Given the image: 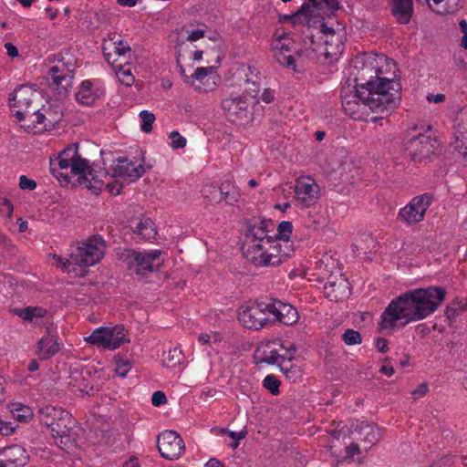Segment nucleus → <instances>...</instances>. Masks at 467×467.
<instances>
[{
	"instance_id": "4d7b16f0",
	"label": "nucleus",
	"mask_w": 467,
	"mask_h": 467,
	"mask_svg": "<svg viewBox=\"0 0 467 467\" xmlns=\"http://www.w3.org/2000/svg\"><path fill=\"white\" fill-rule=\"evenodd\" d=\"M32 112L34 113V121H30L32 124H43L45 122L46 116L39 111L37 107H35ZM34 127H36V125H34Z\"/></svg>"
},
{
	"instance_id": "2f4dec72",
	"label": "nucleus",
	"mask_w": 467,
	"mask_h": 467,
	"mask_svg": "<svg viewBox=\"0 0 467 467\" xmlns=\"http://www.w3.org/2000/svg\"><path fill=\"white\" fill-rule=\"evenodd\" d=\"M16 314L26 321H33L35 318H40L46 316L47 311L39 306H27L23 309H16Z\"/></svg>"
},
{
	"instance_id": "4468645a",
	"label": "nucleus",
	"mask_w": 467,
	"mask_h": 467,
	"mask_svg": "<svg viewBox=\"0 0 467 467\" xmlns=\"http://www.w3.org/2000/svg\"><path fill=\"white\" fill-rule=\"evenodd\" d=\"M433 197L430 193H423L413 197L410 202L402 207L398 213V221L406 225H413L423 221L428 208L432 203Z\"/></svg>"
},
{
	"instance_id": "864d4df0",
	"label": "nucleus",
	"mask_w": 467,
	"mask_h": 467,
	"mask_svg": "<svg viewBox=\"0 0 467 467\" xmlns=\"http://www.w3.org/2000/svg\"><path fill=\"white\" fill-rule=\"evenodd\" d=\"M444 1L445 0H432L437 8H432L431 5H430V7L438 15H447L450 13L449 8L446 6V5H441V4H442Z\"/></svg>"
},
{
	"instance_id": "69168bd1",
	"label": "nucleus",
	"mask_w": 467,
	"mask_h": 467,
	"mask_svg": "<svg viewBox=\"0 0 467 467\" xmlns=\"http://www.w3.org/2000/svg\"><path fill=\"white\" fill-rule=\"evenodd\" d=\"M5 48L9 57H16L18 56V50L16 47H15L12 43H5Z\"/></svg>"
},
{
	"instance_id": "774afa93",
	"label": "nucleus",
	"mask_w": 467,
	"mask_h": 467,
	"mask_svg": "<svg viewBox=\"0 0 467 467\" xmlns=\"http://www.w3.org/2000/svg\"><path fill=\"white\" fill-rule=\"evenodd\" d=\"M204 467H224L223 463L215 459V458H211L206 463H205V466Z\"/></svg>"
},
{
	"instance_id": "6e6d98bb",
	"label": "nucleus",
	"mask_w": 467,
	"mask_h": 467,
	"mask_svg": "<svg viewBox=\"0 0 467 467\" xmlns=\"http://www.w3.org/2000/svg\"><path fill=\"white\" fill-rule=\"evenodd\" d=\"M15 427H13L10 422L4 421L0 419V433L2 435H10L15 431Z\"/></svg>"
},
{
	"instance_id": "6ab92c4d",
	"label": "nucleus",
	"mask_w": 467,
	"mask_h": 467,
	"mask_svg": "<svg viewBox=\"0 0 467 467\" xmlns=\"http://www.w3.org/2000/svg\"><path fill=\"white\" fill-rule=\"evenodd\" d=\"M251 100L243 95L225 98L222 101V109L234 122L244 121L251 114Z\"/></svg>"
},
{
	"instance_id": "72a5a7b5",
	"label": "nucleus",
	"mask_w": 467,
	"mask_h": 467,
	"mask_svg": "<svg viewBox=\"0 0 467 467\" xmlns=\"http://www.w3.org/2000/svg\"><path fill=\"white\" fill-rule=\"evenodd\" d=\"M11 412L18 421H26L32 416L31 409L21 403H15L11 407Z\"/></svg>"
},
{
	"instance_id": "cd10ccee",
	"label": "nucleus",
	"mask_w": 467,
	"mask_h": 467,
	"mask_svg": "<svg viewBox=\"0 0 467 467\" xmlns=\"http://www.w3.org/2000/svg\"><path fill=\"white\" fill-rule=\"evenodd\" d=\"M220 202H225L228 205H235L241 200V193L239 190L233 185L230 182H223L221 184L220 190Z\"/></svg>"
},
{
	"instance_id": "7c9ffc66",
	"label": "nucleus",
	"mask_w": 467,
	"mask_h": 467,
	"mask_svg": "<svg viewBox=\"0 0 467 467\" xmlns=\"http://www.w3.org/2000/svg\"><path fill=\"white\" fill-rule=\"evenodd\" d=\"M183 358L182 350L178 348H170L167 352L162 354V364L169 368H173L181 364Z\"/></svg>"
},
{
	"instance_id": "e2e57ef3",
	"label": "nucleus",
	"mask_w": 467,
	"mask_h": 467,
	"mask_svg": "<svg viewBox=\"0 0 467 467\" xmlns=\"http://www.w3.org/2000/svg\"><path fill=\"white\" fill-rule=\"evenodd\" d=\"M212 337L213 338L214 341H217L218 340V336L217 335H210V334H206V333H202V334H200L199 337H198V340L202 343V344H208L211 342V339Z\"/></svg>"
},
{
	"instance_id": "5fc2aeb1",
	"label": "nucleus",
	"mask_w": 467,
	"mask_h": 467,
	"mask_svg": "<svg viewBox=\"0 0 467 467\" xmlns=\"http://www.w3.org/2000/svg\"><path fill=\"white\" fill-rule=\"evenodd\" d=\"M428 385L426 383H421L411 391V395L414 399L418 400L423 397L428 392Z\"/></svg>"
},
{
	"instance_id": "13d9d810",
	"label": "nucleus",
	"mask_w": 467,
	"mask_h": 467,
	"mask_svg": "<svg viewBox=\"0 0 467 467\" xmlns=\"http://www.w3.org/2000/svg\"><path fill=\"white\" fill-rule=\"evenodd\" d=\"M204 36V30L196 29L189 33L187 40L191 42L197 41Z\"/></svg>"
},
{
	"instance_id": "f3484780",
	"label": "nucleus",
	"mask_w": 467,
	"mask_h": 467,
	"mask_svg": "<svg viewBox=\"0 0 467 467\" xmlns=\"http://www.w3.org/2000/svg\"><path fill=\"white\" fill-rule=\"evenodd\" d=\"M95 165L99 167L105 172L99 165ZM144 171V168L141 164L136 165L126 158H120L111 165L110 173L106 171L107 176L103 178V185L105 184V180L108 177L119 180L121 179L127 182H132L138 180Z\"/></svg>"
},
{
	"instance_id": "bb28decb",
	"label": "nucleus",
	"mask_w": 467,
	"mask_h": 467,
	"mask_svg": "<svg viewBox=\"0 0 467 467\" xmlns=\"http://www.w3.org/2000/svg\"><path fill=\"white\" fill-rule=\"evenodd\" d=\"M38 349L43 359L49 358L57 353L60 348L56 336L43 337L38 342Z\"/></svg>"
},
{
	"instance_id": "c85d7f7f",
	"label": "nucleus",
	"mask_w": 467,
	"mask_h": 467,
	"mask_svg": "<svg viewBox=\"0 0 467 467\" xmlns=\"http://www.w3.org/2000/svg\"><path fill=\"white\" fill-rule=\"evenodd\" d=\"M98 99V94L92 89V83L89 80H84L78 91L76 93V99L82 105L90 106Z\"/></svg>"
},
{
	"instance_id": "338daca9",
	"label": "nucleus",
	"mask_w": 467,
	"mask_h": 467,
	"mask_svg": "<svg viewBox=\"0 0 467 467\" xmlns=\"http://www.w3.org/2000/svg\"><path fill=\"white\" fill-rule=\"evenodd\" d=\"M427 99L430 102L440 103L445 99V96L443 94H431L427 97Z\"/></svg>"
},
{
	"instance_id": "f257e3e1",
	"label": "nucleus",
	"mask_w": 467,
	"mask_h": 467,
	"mask_svg": "<svg viewBox=\"0 0 467 467\" xmlns=\"http://www.w3.org/2000/svg\"><path fill=\"white\" fill-rule=\"evenodd\" d=\"M446 291L440 286L416 288L391 300L380 316V331L394 332L410 323L425 319L445 300Z\"/></svg>"
},
{
	"instance_id": "2eb2a0df",
	"label": "nucleus",
	"mask_w": 467,
	"mask_h": 467,
	"mask_svg": "<svg viewBox=\"0 0 467 467\" xmlns=\"http://www.w3.org/2000/svg\"><path fill=\"white\" fill-rule=\"evenodd\" d=\"M268 315V302L260 301L240 306L238 320L247 328L260 329L269 321Z\"/></svg>"
},
{
	"instance_id": "ea45409f",
	"label": "nucleus",
	"mask_w": 467,
	"mask_h": 467,
	"mask_svg": "<svg viewBox=\"0 0 467 467\" xmlns=\"http://www.w3.org/2000/svg\"><path fill=\"white\" fill-rule=\"evenodd\" d=\"M455 149L467 162V131L462 132L461 135L457 138L455 142Z\"/></svg>"
},
{
	"instance_id": "a211bd4d",
	"label": "nucleus",
	"mask_w": 467,
	"mask_h": 467,
	"mask_svg": "<svg viewBox=\"0 0 467 467\" xmlns=\"http://www.w3.org/2000/svg\"><path fill=\"white\" fill-rule=\"evenodd\" d=\"M158 450L164 459L176 460L184 451V442L182 437L173 431L161 432L157 439Z\"/></svg>"
},
{
	"instance_id": "680f3d73",
	"label": "nucleus",
	"mask_w": 467,
	"mask_h": 467,
	"mask_svg": "<svg viewBox=\"0 0 467 467\" xmlns=\"http://www.w3.org/2000/svg\"><path fill=\"white\" fill-rule=\"evenodd\" d=\"M376 348L379 352L385 353L389 349V342L383 337H379L376 340Z\"/></svg>"
},
{
	"instance_id": "5701e85b",
	"label": "nucleus",
	"mask_w": 467,
	"mask_h": 467,
	"mask_svg": "<svg viewBox=\"0 0 467 467\" xmlns=\"http://www.w3.org/2000/svg\"><path fill=\"white\" fill-rule=\"evenodd\" d=\"M268 312L269 315L274 316L275 320L285 326L296 324L299 318L296 308L279 300H271L268 302Z\"/></svg>"
},
{
	"instance_id": "dca6fc26",
	"label": "nucleus",
	"mask_w": 467,
	"mask_h": 467,
	"mask_svg": "<svg viewBox=\"0 0 467 467\" xmlns=\"http://www.w3.org/2000/svg\"><path fill=\"white\" fill-rule=\"evenodd\" d=\"M35 98V92L26 87H21L15 91L10 108L18 121H34L32 109L36 107L33 106Z\"/></svg>"
},
{
	"instance_id": "a878e982",
	"label": "nucleus",
	"mask_w": 467,
	"mask_h": 467,
	"mask_svg": "<svg viewBox=\"0 0 467 467\" xmlns=\"http://www.w3.org/2000/svg\"><path fill=\"white\" fill-rule=\"evenodd\" d=\"M391 12L400 24H408L413 15L412 0H393Z\"/></svg>"
},
{
	"instance_id": "4be33fe9",
	"label": "nucleus",
	"mask_w": 467,
	"mask_h": 467,
	"mask_svg": "<svg viewBox=\"0 0 467 467\" xmlns=\"http://www.w3.org/2000/svg\"><path fill=\"white\" fill-rule=\"evenodd\" d=\"M213 67H197L193 74L186 77L185 83L192 86L200 92L213 90L216 85L215 77L213 76Z\"/></svg>"
},
{
	"instance_id": "9d476101",
	"label": "nucleus",
	"mask_w": 467,
	"mask_h": 467,
	"mask_svg": "<svg viewBox=\"0 0 467 467\" xmlns=\"http://www.w3.org/2000/svg\"><path fill=\"white\" fill-rule=\"evenodd\" d=\"M162 254L164 252L158 249L148 251L129 249L122 253L121 259L136 275H147L162 266L164 262Z\"/></svg>"
},
{
	"instance_id": "bf43d9fd",
	"label": "nucleus",
	"mask_w": 467,
	"mask_h": 467,
	"mask_svg": "<svg viewBox=\"0 0 467 467\" xmlns=\"http://www.w3.org/2000/svg\"><path fill=\"white\" fill-rule=\"evenodd\" d=\"M275 99V91L270 88H265L262 95L261 99L265 103H271Z\"/></svg>"
},
{
	"instance_id": "aec40b11",
	"label": "nucleus",
	"mask_w": 467,
	"mask_h": 467,
	"mask_svg": "<svg viewBox=\"0 0 467 467\" xmlns=\"http://www.w3.org/2000/svg\"><path fill=\"white\" fill-rule=\"evenodd\" d=\"M295 196L304 207L312 206L317 202L320 197V187L313 178L301 176L296 182Z\"/></svg>"
},
{
	"instance_id": "7ed1b4c3",
	"label": "nucleus",
	"mask_w": 467,
	"mask_h": 467,
	"mask_svg": "<svg viewBox=\"0 0 467 467\" xmlns=\"http://www.w3.org/2000/svg\"><path fill=\"white\" fill-rule=\"evenodd\" d=\"M393 67L394 63H390L382 54H362L352 60L350 75L354 77L356 87L360 89L400 95V85L394 79V72H388Z\"/></svg>"
},
{
	"instance_id": "c9c22d12",
	"label": "nucleus",
	"mask_w": 467,
	"mask_h": 467,
	"mask_svg": "<svg viewBox=\"0 0 467 467\" xmlns=\"http://www.w3.org/2000/svg\"><path fill=\"white\" fill-rule=\"evenodd\" d=\"M109 40L114 45V51L117 56H119V57L124 56L127 52L130 51V45L126 41H124L122 39H119L117 37L116 33H113L111 35V36L109 37Z\"/></svg>"
},
{
	"instance_id": "b1692460",
	"label": "nucleus",
	"mask_w": 467,
	"mask_h": 467,
	"mask_svg": "<svg viewBox=\"0 0 467 467\" xmlns=\"http://www.w3.org/2000/svg\"><path fill=\"white\" fill-rule=\"evenodd\" d=\"M324 294L330 301H342L350 295L349 283L342 275H330L324 285Z\"/></svg>"
},
{
	"instance_id": "8fccbe9b",
	"label": "nucleus",
	"mask_w": 467,
	"mask_h": 467,
	"mask_svg": "<svg viewBox=\"0 0 467 467\" xmlns=\"http://www.w3.org/2000/svg\"><path fill=\"white\" fill-rule=\"evenodd\" d=\"M293 24H307L308 23V16L306 13L304 7H302L297 13H296L292 16Z\"/></svg>"
},
{
	"instance_id": "3c124183",
	"label": "nucleus",
	"mask_w": 467,
	"mask_h": 467,
	"mask_svg": "<svg viewBox=\"0 0 467 467\" xmlns=\"http://www.w3.org/2000/svg\"><path fill=\"white\" fill-rule=\"evenodd\" d=\"M107 189L109 192L114 195H119L123 187V183L119 182V179H114L113 182H109L106 183Z\"/></svg>"
},
{
	"instance_id": "412c9836",
	"label": "nucleus",
	"mask_w": 467,
	"mask_h": 467,
	"mask_svg": "<svg viewBox=\"0 0 467 467\" xmlns=\"http://www.w3.org/2000/svg\"><path fill=\"white\" fill-rule=\"evenodd\" d=\"M74 68L61 63L52 66L47 72V80L57 88L58 93L66 94L72 85Z\"/></svg>"
},
{
	"instance_id": "a19ab883",
	"label": "nucleus",
	"mask_w": 467,
	"mask_h": 467,
	"mask_svg": "<svg viewBox=\"0 0 467 467\" xmlns=\"http://www.w3.org/2000/svg\"><path fill=\"white\" fill-rule=\"evenodd\" d=\"M117 77L119 80L125 86L130 87L134 82V77L129 68L120 67L117 71Z\"/></svg>"
},
{
	"instance_id": "09e8293b",
	"label": "nucleus",
	"mask_w": 467,
	"mask_h": 467,
	"mask_svg": "<svg viewBox=\"0 0 467 467\" xmlns=\"http://www.w3.org/2000/svg\"><path fill=\"white\" fill-rule=\"evenodd\" d=\"M19 187L23 190H35L36 188V182L27 178L26 175H21L19 178Z\"/></svg>"
},
{
	"instance_id": "ddd939ff",
	"label": "nucleus",
	"mask_w": 467,
	"mask_h": 467,
	"mask_svg": "<svg viewBox=\"0 0 467 467\" xmlns=\"http://www.w3.org/2000/svg\"><path fill=\"white\" fill-rule=\"evenodd\" d=\"M295 349L286 348L281 339H273L261 343L255 351V357L258 363H265L268 365H281L285 360L294 358Z\"/></svg>"
},
{
	"instance_id": "39448f33",
	"label": "nucleus",
	"mask_w": 467,
	"mask_h": 467,
	"mask_svg": "<svg viewBox=\"0 0 467 467\" xmlns=\"http://www.w3.org/2000/svg\"><path fill=\"white\" fill-rule=\"evenodd\" d=\"M50 171L58 181L67 182L69 173L78 176L80 184L94 191L101 189L103 178L107 176L99 167L89 165L88 161L78 154V143L67 146L57 161L50 162Z\"/></svg>"
},
{
	"instance_id": "4c0bfd02",
	"label": "nucleus",
	"mask_w": 467,
	"mask_h": 467,
	"mask_svg": "<svg viewBox=\"0 0 467 467\" xmlns=\"http://www.w3.org/2000/svg\"><path fill=\"white\" fill-rule=\"evenodd\" d=\"M280 380L274 375H267L263 380V386L273 395L279 394Z\"/></svg>"
},
{
	"instance_id": "f03ea898",
	"label": "nucleus",
	"mask_w": 467,
	"mask_h": 467,
	"mask_svg": "<svg viewBox=\"0 0 467 467\" xmlns=\"http://www.w3.org/2000/svg\"><path fill=\"white\" fill-rule=\"evenodd\" d=\"M275 224L271 220H260L250 224L242 246L244 256L257 267H274L282 265L294 253V244L274 241Z\"/></svg>"
},
{
	"instance_id": "79ce46f5",
	"label": "nucleus",
	"mask_w": 467,
	"mask_h": 467,
	"mask_svg": "<svg viewBox=\"0 0 467 467\" xmlns=\"http://www.w3.org/2000/svg\"><path fill=\"white\" fill-rule=\"evenodd\" d=\"M171 140V146L173 149H182L186 146V139L182 136L178 131H171L169 135Z\"/></svg>"
},
{
	"instance_id": "c756f323",
	"label": "nucleus",
	"mask_w": 467,
	"mask_h": 467,
	"mask_svg": "<svg viewBox=\"0 0 467 467\" xmlns=\"http://www.w3.org/2000/svg\"><path fill=\"white\" fill-rule=\"evenodd\" d=\"M142 239L150 240L155 238L157 234L156 227L150 218L141 219L136 225L134 230Z\"/></svg>"
},
{
	"instance_id": "423d86ee",
	"label": "nucleus",
	"mask_w": 467,
	"mask_h": 467,
	"mask_svg": "<svg viewBox=\"0 0 467 467\" xmlns=\"http://www.w3.org/2000/svg\"><path fill=\"white\" fill-rule=\"evenodd\" d=\"M106 242L95 234L83 240L71 251L68 258L54 255L57 266L66 273H78V267L87 268L98 264L105 254Z\"/></svg>"
},
{
	"instance_id": "393cba45",
	"label": "nucleus",
	"mask_w": 467,
	"mask_h": 467,
	"mask_svg": "<svg viewBox=\"0 0 467 467\" xmlns=\"http://www.w3.org/2000/svg\"><path fill=\"white\" fill-rule=\"evenodd\" d=\"M28 460L29 455L20 445L0 449V467H24Z\"/></svg>"
},
{
	"instance_id": "de8ad7c7",
	"label": "nucleus",
	"mask_w": 467,
	"mask_h": 467,
	"mask_svg": "<svg viewBox=\"0 0 467 467\" xmlns=\"http://www.w3.org/2000/svg\"><path fill=\"white\" fill-rule=\"evenodd\" d=\"M314 4L315 6L318 5H325L329 10L335 11L339 8L338 0H309Z\"/></svg>"
},
{
	"instance_id": "473e14b6",
	"label": "nucleus",
	"mask_w": 467,
	"mask_h": 467,
	"mask_svg": "<svg viewBox=\"0 0 467 467\" xmlns=\"http://www.w3.org/2000/svg\"><path fill=\"white\" fill-rule=\"evenodd\" d=\"M293 231V224L291 222L283 221L277 226V233L273 236L274 241H287L288 243L293 242L290 240V235Z\"/></svg>"
},
{
	"instance_id": "6e6552de",
	"label": "nucleus",
	"mask_w": 467,
	"mask_h": 467,
	"mask_svg": "<svg viewBox=\"0 0 467 467\" xmlns=\"http://www.w3.org/2000/svg\"><path fill=\"white\" fill-rule=\"evenodd\" d=\"M37 415L40 422L50 429L56 443L65 450L72 441L70 432L76 425L72 415L63 408L53 405L41 406Z\"/></svg>"
},
{
	"instance_id": "a18cd8bd",
	"label": "nucleus",
	"mask_w": 467,
	"mask_h": 467,
	"mask_svg": "<svg viewBox=\"0 0 467 467\" xmlns=\"http://www.w3.org/2000/svg\"><path fill=\"white\" fill-rule=\"evenodd\" d=\"M382 437L381 431L378 428L368 427V431L366 434V441L369 444H375Z\"/></svg>"
},
{
	"instance_id": "c03bdc74",
	"label": "nucleus",
	"mask_w": 467,
	"mask_h": 467,
	"mask_svg": "<svg viewBox=\"0 0 467 467\" xmlns=\"http://www.w3.org/2000/svg\"><path fill=\"white\" fill-rule=\"evenodd\" d=\"M258 79H264V77L261 75L260 71L254 67H247V70L245 72V84L253 81H258Z\"/></svg>"
},
{
	"instance_id": "58836bf2",
	"label": "nucleus",
	"mask_w": 467,
	"mask_h": 467,
	"mask_svg": "<svg viewBox=\"0 0 467 467\" xmlns=\"http://www.w3.org/2000/svg\"><path fill=\"white\" fill-rule=\"evenodd\" d=\"M342 339L348 346L358 345L362 341L360 333L354 329H347L342 335Z\"/></svg>"
},
{
	"instance_id": "f8f14e48",
	"label": "nucleus",
	"mask_w": 467,
	"mask_h": 467,
	"mask_svg": "<svg viewBox=\"0 0 467 467\" xmlns=\"http://www.w3.org/2000/svg\"><path fill=\"white\" fill-rule=\"evenodd\" d=\"M86 341L106 349L114 350L130 342V339L125 327L122 325H116L96 328L91 335L86 337Z\"/></svg>"
},
{
	"instance_id": "f704fd0d",
	"label": "nucleus",
	"mask_w": 467,
	"mask_h": 467,
	"mask_svg": "<svg viewBox=\"0 0 467 467\" xmlns=\"http://www.w3.org/2000/svg\"><path fill=\"white\" fill-rule=\"evenodd\" d=\"M220 190L221 186L206 185L202 190V194L210 203H220Z\"/></svg>"
},
{
	"instance_id": "9b49d317",
	"label": "nucleus",
	"mask_w": 467,
	"mask_h": 467,
	"mask_svg": "<svg viewBox=\"0 0 467 467\" xmlns=\"http://www.w3.org/2000/svg\"><path fill=\"white\" fill-rule=\"evenodd\" d=\"M418 128L414 127L405 141V150L414 161H422L441 151V143L435 137L416 133Z\"/></svg>"
},
{
	"instance_id": "37998d69",
	"label": "nucleus",
	"mask_w": 467,
	"mask_h": 467,
	"mask_svg": "<svg viewBox=\"0 0 467 467\" xmlns=\"http://www.w3.org/2000/svg\"><path fill=\"white\" fill-rule=\"evenodd\" d=\"M131 368L130 360H118L116 363L115 372L120 378H125Z\"/></svg>"
},
{
	"instance_id": "0e129e2a",
	"label": "nucleus",
	"mask_w": 467,
	"mask_h": 467,
	"mask_svg": "<svg viewBox=\"0 0 467 467\" xmlns=\"http://www.w3.org/2000/svg\"><path fill=\"white\" fill-rule=\"evenodd\" d=\"M385 362H386V364H384L380 368L379 371H380V373H382L388 377H390L394 374V368L391 365L388 364V362H389L388 358L385 359Z\"/></svg>"
},
{
	"instance_id": "1a4fd4ad",
	"label": "nucleus",
	"mask_w": 467,
	"mask_h": 467,
	"mask_svg": "<svg viewBox=\"0 0 467 467\" xmlns=\"http://www.w3.org/2000/svg\"><path fill=\"white\" fill-rule=\"evenodd\" d=\"M295 42L290 35L285 31L276 30L271 43L272 50L275 60L285 67L294 71H301L306 66V47L297 49L291 54Z\"/></svg>"
},
{
	"instance_id": "0eeeda50",
	"label": "nucleus",
	"mask_w": 467,
	"mask_h": 467,
	"mask_svg": "<svg viewBox=\"0 0 467 467\" xmlns=\"http://www.w3.org/2000/svg\"><path fill=\"white\" fill-rule=\"evenodd\" d=\"M317 34L322 44L317 45L316 36L310 28L304 32L303 39L305 46H306V57L309 59H314L317 56H323L325 58L337 60L344 51V33L342 30H335L326 24H321Z\"/></svg>"
},
{
	"instance_id": "603ef678",
	"label": "nucleus",
	"mask_w": 467,
	"mask_h": 467,
	"mask_svg": "<svg viewBox=\"0 0 467 467\" xmlns=\"http://www.w3.org/2000/svg\"><path fill=\"white\" fill-rule=\"evenodd\" d=\"M167 402V398L162 391L157 390L151 396V403L153 406H161Z\"/></svg>"
},
{
	"instance_id": "20e7f679",
	"label": "nucleus",
	"mask_w": 467,
	"mask_h": 467,
	"mask_svg": "<svg viewBox=\"0 0 467 467\" xmlns=\"http://www.w3.org/2000/svg\"><path fill=\"white\" fill-rule=\"evenodd\" d=\"M340 98L344 112L356 120H368L371 112L388 115L400 101L395 92L375 93L350 86L342 88Z\"/></svg>"
},
{
	"instance_id": "052dcab7",
	"label": "nucleus",
	"mask_w": 467,
	"mask_h": 467,
	"mask_svg": "<svg viewBox=\"0 0 467 467\" xmlns=\"http://www.w3.org/2000/svg\"><path fill=\"white\" fill-rule=\"evenodd\" d=\"M346 452V457L352 459L355 455L360 452L359 446L356 443H352L347 448Z\"/></svg>"
},
{
	"instance_id": "e433bc0d",
	"label": "nucleus",
	"mask_w": 467,
	"mask_h": 467,
	"mask_svg": "<svg viewBox=\"0 0 467 467\" xmlns=\"http://www.w3.org/2000/svg\"><path fill=\"white\" fill-rule=\"evenodd\" d=\"M139 116L141 119V130L145 133L150 132L152 130V124L155 120L154 114L148 110H141Z\"/></svg>"
},
{
	"instance_id": "49530a36",
	"label": "nucleus",
	"mask_w": 467,
	"mask_h": 467,
	"mask_svg": "<svg viewBox=\"0 0 467 467\" xmlns=\"http://www.w3.org/2000/svg\"><path fill=\"white\" fill-rule=\"evenodd\" d=\"M264 79H258V81H253L245 84V91L252 97L256 98L260 88L261 85Z\"/></svg>"
}]
</instances>
